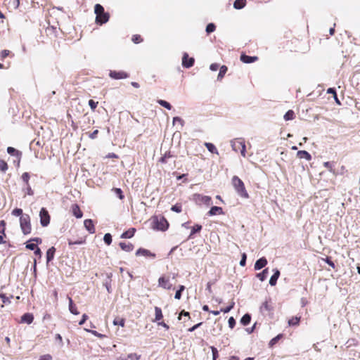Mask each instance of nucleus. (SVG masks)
<instances>
[{"instance_id": "39", "label": "nucleus", "mask_w": 360, "mask_h": 360, "mask_svg": "<svg viewBox=\"0 0 360 360\" xmlns=\"http://www.w3.org/2000/svg\"><path fill=\"white\" fill-rule=\"evenodd\" d=\"M268 269H264L261 273L257 274V277L261 281H263L266 279V276L268 274Z\"/></svg>"}, {"instance_id": "37", "label": "nucleus", "mask_w": 360, "mask_h": 360, "mask_svg": "<svg viewBox=\"0 0 360 360\" xmlns=\"http://www.w3.org/2000/svg\"><path fill=\"white\" fill-rule=\"evenodd\" d=\"M113 324L124 327L125 325V319L124 318L116 317L113 321Z\"/></svg>"}, {"instance_id": "31", "label": "nucleus", "mask_w": 360, "mask_h": 360, "mask_svg": "<svg viewBox=\"0 0 360 360\" xmlns=\"http://www.w3.org/2000/svg\"><path fill=\"white\" fill-rule=\"evenodd\" d=\"M227 70L228 68L226 65H222L219 67V72L217 76V79L219 81L221 80L224 78V75H226Z\"/></svg>"}, {"instance_id": "16", "label": "nucleus", "mask_w": 360, "mask_h": 360, "mask_svg": "<svg viewBox=\"0 0 360 360\" xmlns=\"http://www.w3.org/2000/svg\"><path fill=\"white\" fill-rule=\"evenodd\" d=\"M240 60L244 63H252L258 60L257 56H250L242 53L240 57Z\"/></svg>"}, {"instance_id": "50", "label": "nucleus", "mask_w": 360, "mask_h": 360, "mask_svg": "<svg viewBox=\"0 0 360 360\" xmlns=\"http://www.w3.org/2000/svg\"><path fill=\"white\" fill-rule=\"evenodd\" d=\"M216 29V26L214 23H209L206 27V32L207 34L213 32Z\"/></svg>"}, {"instance_id": "36", "label": "nucleus", "mask_w": 360, "mask_h": 360, "mask_svg": "<svg viewBox=\"0 0 360 360\" xmlns=\"http://www.w3.org/2000/svg\"><path fill=\"white\" fill-rule=\"evenodd\" d=\"M295 117V112L293 110H289L288 111L286 112V113L284 115V119L286 121H288V120H294Z\"/></svg>"}, {"instance_id": "60", "label": "nucleus", "mask_w": 360, "mask_h": 360, "mask_svg": "<svg viewBox=\"0 0 360 360\" xmlns=\"http://www.w3.org/2000/svg\"><path fill=\"white\" fill-rule=\"evenodd\" d=\"M10 3L12 4L14 8H18L20 5V0H10Z\"/></svg>"}, {"instance_id": "52", "label": "nucleus", "mask_w": 360, "mask_h": 360, "mask_svg": "<svg viewBox=\"0 0 360 360\" xmlns=\"http://www.w3.org/2000/svg\"><path fill=\"white\" fill-rule=\"evenodd\" d=\"M98 104V101H94V100H92V99H90V100L89 101V106H90V108H91V109L93 111H94V110H95V109L96 108V107H97Z\"/></svg>"}, {"instance_id": "38", "label": "nucleus", "mask_w": 360, "mask_h": 360, "mask_svg": "<svg viewBox=\"0 0 360 360\" xmlns=\"http://www.w3.org/2000/svg\"><path fill=\"white\" fill-rule=\"evenodd\" d=\"M30 175L28 172H24L21 175V179L23 181V183L25 184V185L30 184Z\"/></svg>"}, {"instance_id": "19", "label": "nucleus", "mask_w": 360, "mask_h": 360, "mask_svg": "<svg viewBox=\"0 0 360 360\" xmlns=\"http://www.w3.org/2000/svg\"><path fill=\"white\" fill-rule=\"evenodd\" d=\"M144 256V257H155V255L152 253L148 250L144 249V248H139L136 252V256Z\"/></svg>"}, {"instance_id": "33", "label": "nucleus", "mask_w": 360, "mask_h": 360, "mask_svg": "<svg viewBox=\"0 0 360 360\" xmlns=\"http://www.w3.org/2000/svg\"><path fill=\"white\" fill-rule=\"evenodd\" d=\"M205 146L210 153H214V154H218V150L213 143H205Z\"/></svg>"}, {"instance_id": "14", "label": "nucleus", "mask_w": 360, "mask_h": 360, "mask_svg": "<svg viewBox=\"0 0 360 360\" xmlns=\"http://www.w3.org/2000/svg\"><path fill=\"white\" fill-rule=\"evenodd\" d=\"M6 223L4 220L0 221V244H6V241L4 240V238L6 237Z\"/></svg>"}, {"instance_id": "20", "label": "nucleus", "mask_w": 360, "mask_h": 360, "mask_svg": "<svg viewBox=\"0 0 360 360\" xmlns=\"http://www.w3.org/2000/svg\"><path fill=\"white\" fill-rule=\"evenodd\" d=\"M84 225L85 228L86 229V230L90 233H95V231H96L95 226H94V222L91 219H89L84 220Z\"/></svg>"}, {"instance_id": "42", "label": "nucleus", "mask_w": 360, "mask_h": 360, "mask_svg": "<svg viewBox=\"0 0 360 360\" xmlns=\"http://www.w3.org/2000/svg\"><path fill=\"white\" fill-rule=\"evenodd\" d=\"M184 290H185L184 285H179V290L175 293L174 298L176 300H180L181 297V293Z\"/></svg>"}, {"instance_id": "13", "label": "nucleus", "mask_w": 360, "mask_h": 360, "mask_svg": "<svg viewBox=\"0 0 360 360\" xmlns=\"http://www.w3.org/2000/svg\"><path fill=\"white\" fill-rule=\"evenodd\" d=\"M159 286L164 289L169 290L172 288V284L170 283L169 278L165 276H161L158 279Z\"/></svg>"}, {"instance_id": "62", "label": "nucleus", "mask_w": 360, "mask_h": 360, "mask_svg": "<svg viewBox=\"0 0 360 360\" xmlns=\"http://www.w3.org/2000/svg\"><path fill=\"white\" fill-rule=\"evenodd\" d=\"M324 261L329 265L332 268H335V264L334 262L330 259V257H326Z\"/></svg>"}, {"instance_id": "63", "label": "nucleus", "mask_w": 360, "mask_h": 360, "mask_svg": "<svg viewBox=\"0 0 360 360\" xmlns=\"http://www.w3.org/2000/svg\"><path fill=\"white\" fill-rule=\"evenodd\" d=\"M219 68V65L217 63H212L210 66V69L212 71H217Z\"/></svg>"}, {"instance_id": "29", "label": "nucleus", "mask_w": 360, "mask_h": 360, "mask_svg": "<svg viewBox=\"0 0 360 360\" xmlns=\"http://www.w3.org/2000/svg\"><path fill=\"white\" fill-rule=\"evenodd\" d=\"M301 316H292L288 320V325L290 326H297L300 324Z\"/></svg>"}, {"instance_id": "48", "label": "nucleus", "mask_w": 360, "mask_h": 360, "mask_svg": "<svg viewBox=\"0 0 360 360\" xmlns=\"http://www.w3.org/2000/svg\"><path fill=\"white\" fill-rule=\"evenodd\" d=\"M103 240L108 245H110L112 243V236L110 233H105L103 237Z\"/></svg>"}, {"instance_id": "8", "label": "nucleus", "mask_w": 360, "mask_h": 360, "mask_svg": "<svg viewBox=\"0 0 360 360\" xmlns=\"http://www.w3.org/2000/svg\"><path fill=\"white\" fill-rule=\"evenodd\" d=\"M193 200L199 205L204 204L209 206L212 204V198L207 195L196 193L193 195Z\"/></svg>"}, {"instance_id": "43", "label": "nucleus", "mask_w": 360, "mask_h": 360, "mask_svg": "<svg viewBox=\"0 0 360 360\" xmlns=\"http://www.w3.org/2000/svg\"><path fill=\"white\" fill-rule=\"evenodd\" d=\"M161 106L168 109V110H171L172 109V105H170L169 103H168L167 101H164V100H158L157 101Z\"/></svg>"}, {"instance_id": "25", "label": "nucleus", "mask_w": 360, "mask_h": 360, "mask_svg": "<svg viewBox=\"0 0 360 360\" xmlns=\"http://www.w3.org/2000/svg\"><path fill=\"white\" fill-rule=\"evenodd\" d=\"M68 300L70 311L75 315H78L79 312L77 310V307H76V305L73 303L72 298L70 297H68Z\"/></svg>"}, {"instance_id": "49", "label": "nucleus", "mask_w": 360, "mask_h": 360, "mask_svg": "<svg viewBox=\"0 0 360 360\" xmlns=\"http://www.w3.org/2000/svg\"><path fill=\"white\" fill-rule=\"evenodd\" d=\"M210 349L212 352V360H217V358L219 357V352H218L217 349L216 347H214V346H211Z\"/></svg>"}, {"instance_id": "17", "label": "nucleus", "mask_w": 360, "mask_h": 360, "mask_svg": "<svg viewBox=\"0 0 360 360\" xmlns=\"http://www.w3.org/2000/svg\"><path fill=\"white\" fill-rule=\"evenodd\" d=\"M71 210H72V214L76 217V218H82V216H83V212H82L79 206L77 205V204H73L71 206Z\"/></svg>"}, {"instance_id": "3", "label": "nucleus", "mask_w": 360, "mask_h": 360, "mask_svg": "<svg viewBox=\"0 0 360 360\" xmlns=\"http://www.w3.org/2000/svg\"><path fill=\"white\" fill-rule=\"evenodd\" d=\"M151 227L155 230L165 231L168 229L169 223L163 216H153L151 218Z\"/></svg>"}, {"instance_id": "64", "label": "nucleus", "mask_w": 360, "mask_h": 360, "mask_svg": "<svg viewBox=\"0 0 360 360\" xmlns=\"http://www.w3.org/2000/svg\"><path fill=\"white\" fill-rule=\"evenodd\" d=\"M39 360H52V356L50 354H44L41 356Z\"/></svg>"}, {"instance_id": "47", "label": "nucleus", "mask_w": 360, "mask_h": 360, "mask_svg": "<svg viewBox=\"0 0 360 360\" xmlns=\"http://www.w3.org/2000/svg\"><path fill=\"white\" fill-rule=\"evenodd\" d=\"M114 193L118 196L120 200H123L124 195H123L122 191L119 188H115L112 189Z\"/></svg>"}, {"instance_id": "1", "label": "nucleus", "mask_w": 360, "mask_h": 360, "mask_svg": "<svg viewBox=\"0 0 360 360\" xmlns=\"http://www.w3.org/2000/svg\"><path fill=\"white\" fill-rule=\"evenodd\" d=\"M94 13L96 14L95 22L96 24L102 25L110 19V14L105 12L103 6L99 4H96L94 6Z\"/></svg>"}, {"instance_id": "35", "label": "nucleus", "mask_w": 360, "mask_h": 360, "mask_svg": "<svg viewBox=\"0 0 360 360\" xmlns=\"http://www.w3.org/2000/svg\"><path fill=\"white\" fill-rule=\"evenodd\" d=\"M250 321H251V316L249 314H245L241 318L240 323L243 326H247L250 323Z\"/></svg>"}, {"instance_id": "5", "label": "nucleus", "mask_w": 360, "mask_h": 360, "mask_svg": "<svg viewBox=\"0 0 360 360\" xmlns=\"http://www.w3.org/2000/svg\"><path fill=\"white\" fill-rule=\"evenodd\" d=\"M20 226L24 235H28L32 232L31 219L29 214H24L20 217Z\"/></svg>"}, {"instance_id": "61", "label": "nucleus", "mask_w": 360, "mask_h": 360, "mask_svg": "<svg viewBox=\"0 0 360 360\" xmlns=\"http://www.w3.org/2000/svg\"><path fill=\"white\" fill-rule=\"evenodd\" d=\"M98 134V130L96 129L93 132L89 134V137L91 139H94L97 137Z\"/></svg>"}, {"instance_id": "12", "label": "nucleus", "mask_w": 360, "mask_h": 360, "mask_svg": "<svg viewBox=\"0 0 360 360\" xmlns=\"http://www.w3.org/2000/svg\"><path fill=\"white\" fill-rule=\"evenodd\" d=\"M195 59L189 58L188 54L185 53L182 58V65L186 68H191L194 65Z\"/></svg>"}, {"instance_id": "58", "label": "nucleus", "mask_w": 360, "mask_h": 360, "mask_svg": "<svg viewBox=\"0 0 360 360\" xmlns=\"http://www.w3.org/2000/svg\"><path fill=\"white\" fill-rule=\"evenodd\" d=\"M229 326L231 328H233L236 326V321L233 317H230L228 321Z\"/></svg>"}, {"instance_id": "4", "label": "nucleus", "mask_w": 360, "mask_h": 360, "mask_svg": "<svg viewBox=\"0 0 360 360\" xmlns=\"http://www.w3.org/2000/svg\"><path fill=\"white\" fill-rule=\"evenodd\" d=\"M60 32V29L53 26H48L45 29V35L49 39V42L56 46L57 44L58 47L60 46L59 42L58 41V37Z\"/></svg>"}, {"instance_id": "57", "label": "nucleus", "mask_w": 360, "mask_h": 360, "mask_svg": "<svg viewBox=\"0 0 360 360\" xmlns=\"http://www.w3.org/2000/svg\"><path fill=\"white\" fill-rule=\"evenodd\" d=\"M233 306H234V302H233L230 306H228L226 308H221L220 309V311L224 312V313H228L233 309Z\"/></svg>"}, {"instance_id": "46", "label": "nucleus", "mask_w": 360, "mask_h": 360, "mask_svg": "<svg viewBox=\"0 0 360 360\" xmlns=\"http://www.w3.org/2000/svg\"><path fill=\"white\" fill-rule=\"evenodd\" d=\"M283 337V335L282 334H278L277 336H276L275 338H274L273 339H271L269 342V346L270 347H273L275 344L277 343V342L281 339Z\"/></svg>"}, {"instance_id": "34", "label": "nucleus", "mask_w": 360, "mask_h": 360, "mask_svg": "<svg viewBox=\"0 0 360 360\" xmlns=\"http://www.w3.org/2000/svg\"><path fill=\"white\" fill-rule=\"evenodd\" d=\"M246 4V0H236L233 6L236 9H241Z\"/></svg>"}, {"instance_id": "44", "label": "nucleus", "mask_w": 360, "mask_h": 360, "mask_svg": "<svg viewBox=\"0 0 360 360\" xmlns=\"http://www.w3.org/2000/svg\"><path fill=\"white\" fill-rule=\"evenodd\" d=\"M171 210L173 212L180 213L182 211V206L181 203H176L171 207Z\"/></svg>"}, {"instance_id": "23", "label": "nucleus", "mask_w": 360, "mask_h": 360, "mask_svg": "<svg viewBox=\"0 0 360 360\" xmlns=\"http://www.w3.org/2000/svg\"><path fill=\"white\" fill-rule=\"evenodd\" d=\"M34 320V316L31 313H25L21 316V322L30 324Z\"/></svg>"}, {"instance_id": "2", "label": "nucleus", "mask_w": 360, "mask_h": 360, "mask_svg": "<svg viewBox=\"0 0 360 360\" xmlns=\"http://www.w3.org/2000/svg\"><path fill=\"white\" fill-rule=\"evenodd\" d=\"M232 185L237 193L243 198H248L249 194L247 192L243 181L237 176H233L231 179Z\"/></svg>"}, {"instance_id": "6", "label": "nucleus", "mask_w": 360, "mask_h": 360, "mask_svg": "<svg viewBox=\"0 0 360 360\" xmlns=\"http://www.w3.org/2000/svg\"><path fill=\"white\" fill-rule=\"evenodd\" d=\"M231 146L234 151L240 152L243 157L246 156V146L243 139H236L231 141Z\"/></svg>"}, {"instance_id": "53", "label": "nucleus", "mask_w": 360, "mask_h": 360, "mask_svg": "<svg viewBox=\"0 0 360 360\" xmlns=\"http://www.w3.org/2000/svg\"><path fill=\"white\" fill-rule=\"evenodd\" d=\"M25 186H26V189H25V195H33L34 191L32 189L30 184L25 185Z\"/></svg>"}, {"instance_id": "26", "label": "nucleus", "mask_w": 360, "mask_h": 360, "mask_svg": "<svg viewBox=\"0 0 360 360\" xmlns=\"http://www.w3.org/2000/svg\"><path fill=\"white\" fill-rule=\"evenodd\" d=\"M86 243L85 238H79L77 240H72L71 239H68V243L70 248H72L73 245H82Z\"/></svg>"}, {"instance_id": "7", "label": "nucleus", "mask_w": 360, "mask_h": 360, "mask_svg": "<svg viewBox=\"0 0 360 360\" xmlns=\"http://www.w3.org/2000/svg\"><path fill=\"white\" fill-rule=\"evenodd\" d=\"M155 319L153 320V322H156L158 326H161L166 330H169V326L162 321L163 319L162 311L160 307H155Z\"/></svg>"}, {"instance_id": "28", "label": "nucleus", "mask_w": 360, "mask_h": 360, "mask_svg": "<svg viewBox=\"0 0 360 360\" xmlns=\"http://www.w3.org/2000/svg\"><path fill=\"white\" fill-rule=\"evenodd\" d=\"M56 252V248L54 247L50 248L46 252V261L47 262H51L53 259Z\"/></svg>"}, {"instance_id": "32", "label": "nucleus", "mask_w": 360, "mask_h": 360, "mask_svg": "<svg viewBox=\"0 0 360 360\" xmlns=\"http://www.w3.org/2000/svg\"><path fill=\"white\" fill-rule=\"evenodd\" d=\"M7 152L8 154L17 157H20L22 155V153L13 147H8Z\"/></svg>"}, {"instance_id": "22", "label": "nucleus", "mask_w": 360, "mask_h": 360, "mask_svg": "<svg viewBox=\"0 0 360 360\" xmlns=\"http://www.w3.org/2000/svg\"><path fill=\"white\" fill-rule=\"evenodd\" d=\"M267 264V260L265 257H262L257 260L255 264V269L259 270L264 268Z\"/></svg>"}, {"instance_id": "55", "label": "nucleus", "mask_w": 360, "mask_h": 360, "mask_svg": "<svg viewBox=\"0 0 360 360\" xmlns=\"http://www.w3.org/2000/svg\"><path fill=\"white\" fill-rule=\"evenodd\" d=\"M11 54V51L9 50H3L0 53V57L1 60L5 59L7 56Z\"/></svg>"}, {"instance_id": "15", "label": "nucleus", "mask_w": 360, "mask_h": 360, "mask_svg": "<svg viewBox=\"0 0 360 360\" xmlns=\"http://www.w3.org/2000/svg\"><path fill=\"white\" fill-rule=\"evenodd\" d=\"M260 311L262 313L271 312L273 311V307L271 304V299H269L268 300H266L262 303V306L260 307Z\"/></svg>"}, {"instance_id": "24", "label": "nucleus", "mask_w": 360, "mask_h": 360, "mask_svg": "<svg viewBox=\"0 0 360 360\" xmlns=\"http://www.w3.org/2000/svg\"><path fill=\"white\" fill-rule=\"evenodd\" d=\"M136 232L135 228H130L126 231H124L122 235V238H131L134 236V233Z\"/></svg>"}, {"instance_id": "18", "label": "nucleus", "mask_w": 360, "mask_h": 360, "mask_svg": "<svg viewBox=\"0 0 360 360\" xmlns=\"http://www.w3.org/2000/svg\"><path fill=\"white\" fill-rule=\"evenodd\" d=\"M224 211L222 207H217V206H213L211 207V209L207 212L208 216H214V215H221L224 214Z\"/></svg>"}, {"instance_id": "51", "label": "nucleus", "mask_w": 360, "mask_h": 360, "mask_svg": "<svg viewBox=\"0 0 360 360\" xmlns=\"http://www.w3.org/2000/svg\"><path fill=\"white\" fill-rule=\"evenodd\" d=\"M12 214L13 216H16V217H19L20 216V217L22 215H24V214L22 213V210L20 209V208H15L14 210H13Z\"/></svg>"}, {"instance_id": "40", "label": "nucleus", "mask_w": 360, "mask_h": 360, "mask_svg": "<svg viewBox=\"0 0 360 360\" xmlns=\"http://www.w3.org/2000/svg\"><path fill=\"white\" fill-rule=\"evenodd\" d=\"M202 229V226L200 224H195L191 228V232L189 238H192L193 235L195 233L200 232Z\"/></svg>"}, {"instance_id": "27", "label": "nucleus", "mask_w": 360, "mask_h": 360, "mask_svg": "<svg viewBox=\"0 0 360 360\" xmlns=\"http://www.w3.org/2000/svg\"><path fill=\"white\" fill-rule=\"evenodd\" d=\"M297 156L300 159H306L307 160H311V155L306 150H299L297 153Z\"/></svg>"}, {"instance_id": "10", "label": "nucleus", "mask_w": 360, "mask_h": 360, "mask_svg": "<svg viewBox=\"0 0 360 360\" xmlns=\"http://www.w3.org/2000/svg\"><path fill=\"white\" fill-rule=\"evenodd\" d=\"M109 76L113 79H122L128 78L129 74L122 70H110L109 72Z\"/></svg>"}, {"instance_id": "21", "label": "nucleus", "mask_w": 360, "mask_h": 360, "mask_svg": "<svg viewBox=\"0 0 360 360\" xmlns=\"http://www.w3.org/2000/svg\"><path fill=\"white\" fill-rule=\"evenodd\" d=\"M120 248L127 252H131L134 250V245L131 243L120 242L119 243Z\"/></svg>"}, {"instance_id": "11", "label": "nucleus", "mask_w": 360, "mask_h": 360, "mask_svg": "<svg viewBox=\"0 0 360 360\" xmlns=\"http://www.w3.org/2000/svg\"><path fill=\"white\" fill-rule=\"evenodd\" d=\"M285 38L286 39L283 42V46L288 47L290 49V51L295 49L296 46H290L289 44L290 43L291 44H292L293 43L297 42L298 39L295 37H292L290 32L286 33L285 35Z\"/></svg>"}, {"instance_id": "54", "label": "nucleus", "mask_w": 360, "mask_h": 360, "mask_svg": "<svg viewBox=\"0 0 360 360\" xmlns=\"http://www.w3.org/2000/svg\"><path fill=\"white\" fill-rule=\"evenodd\" d=\"M128 359L131 360H139L141 358V356L137 354L136 353H131L128 354L127 356Z\"/></svg>"}, {"instance_id": "59", "label": "nucleus", "mask_w": 360, "mask_h": 360, "mask_svg": "<svg viewBox=\"0 0 360 360\" xmlns=\"http://www.w3.org/2000/svg\"><path fill=\"white\" fill-rule=\"evenodd\" d=\"M37 248V246L34 243H27L26 244V248L27 249H29V250H34Z\"/></svg>"}, {"instance_id": "45", "label": "nucleus", "mask_w": 360, "mask_h": 360, "mask_svg": "<svg viewBox=\"0 0 360 360\" xmlns=\"http://www.w3.org/2000/svg\"><path fill=\"white\" fill-rule=\"evenodd\" d=\"M131 40L134 44H139L143 41V38L140 34H134Z\"/></svg>"}, {"instance_id": "56", "label": "nucleus", "mask_w": 360, "mask_h": 360, "mask_svg": "<svg viewBox=\"0 0 360 360\" xmlns=\"http://www.w3.org/2000/svg\"><path fill=\"white\" fill-rule=\"evenodd\" d=\"M176 123H179L181 126H183L184 122V120L181 117H174L173 118V124H176Z\"/></svg>"}, {"instance_id": "41", "label": "nucleus", "mask_w": 360, "mask_h": 360, "mask_svg": "<svg viewBox=\"0 0 360 360\" xmlns=\"http://www.w3.org/2000/svg\"><path fill=\"white\" fill-rule=\"evenodd\" d=\"M8 169V166L7 162L4 160L0 159V171L2 172H6Z\"/></svg>"}, {"instance_id": "9", "label": "nucleus", "mask_w": 360, "mask_h": 360, "mask_svg": "<svg viewBox=\"0 0 360 360\" xmlns=\"http://www.w3.org/2000/svg\"><path fill=\"white\" fill-rule=\"evenodd\" d=\"M40 223L44 227L47 226L50 223V215L47 210L42 207L39 212Z\"/></svg>"}, {"instance_id": "30", "label": "nucleus", "mask_w": 360, "mask_h": 360, "mask_svg": "<svg viewBox=\"0 0 360 360\" xmlns=\"http://www.w3.org/2000/svg\"><path fill=\"white\" fill-rule=\"evenodd\" d=\"M280 276V271L276 270L274 274L271 276L269 280V284L272 286L276 284L277 280Z\"/></svg>"}]
</instances>
